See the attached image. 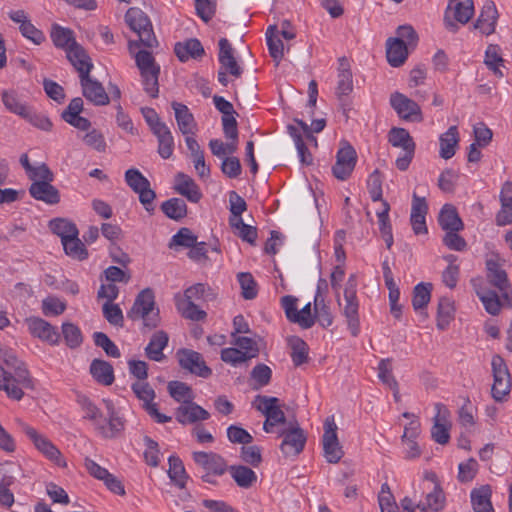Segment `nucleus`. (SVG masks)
I'll use <instances>...</instances> for the list:
<instances>
[{
    "label": "nucleus",
    "mask_w": 512,
    "mask_h": 512,
    "mask_svg": "<svg viewBox=\"0 0 512 512\" xmlns=\"http://www.w3.org/2000/svg\"><path fill=\"white\" fill-rule=\"evenodd\" d=\"M139 47L137 41L130 40L128 42V49L134 55L136 65L140 70L144 90L153 98L158 96L159 86L158 77L160 73V66L156 64L152 54L145 50H140L135 53V49Z\"/></svg>",
    "instance_id": "1"
},
{
    "label": "nucleus",
    "mask_w": 512,
    "mask_h": 512,
    "mask_svg": "<svg viewBox=\"0 0 512 512\" xmlns=\"http://www.w3.org/2000/svg\"><path fill=\"white\" fill-rule=\"evenodd\" d=\"M125 22L135 32L142 45L148 48L157 46L152 24L147 15L139 8L131 7L125 14Z\"/></svg>",
    "instance_id": "2"
},
{
    "label": "nucleus",
    "mask_w": 512,
    "mask_h": 512,
    "mask_svg": "<svg viewBox=\"0 0 512 512\" xmlns=\"http://www.w3.org/2000/svg\"><path fill=\"white\" fill-rule=\"evenodd\" d=\"M493 385L491 394L495 401L502 402L511 392V376L504 359L494 355L491 361Z\"/></svg>",
    "instance_id": "3"
},
{
    "label": "nucleus",
    "mask_w": 512,
    "mask_h": 512,
    "mask_svg": "<svg viewBox=\"0 0 512 512\" xmlns=\"http://www.w3.org/2000/svg\"><path fill=\"white\" fill-rule=\"evenodd\" d=\"M125 181L138 194L139 201L145 210L152 213L156 194L151 189L149 180L138 169L130 168L125 172Z\"/></svg>",
    "instance_id": "4"
},
{
    "label": "nucleus",
    "mask_w": 512,
    "mask_h": 512,
    "mask_svg": "<svg viewBox=\"0 0 512 512\" xmlns=\"http://www.w3.org/2000/svg\"><path fill=\"white\" fill-rule=\"evenodd\" d=\"M252 405L266 417V420L263 424V429L265 432L271 433L274 426L277 424L285 423L286 417L284 412L279 407L278 398L257 395Z\"/></svg>",
    "instance_id": "5"
},
{
    "label": "nucleus",
    "mask_w": 512,
    "mask_h": 512,
    "mask_svg": "<svg viewBox=\"0 0 512 512\" xmlns=\"http://www.w3.org/2000/svg\"><path fill=\"white\" fill-rule=\"evenodd\" d=\"M179 366L189 373L207 379L212 375V369L206 365L203 356L194 350L181 348L176 352Z\"/></svg>",
    "instance_id": "6"
},
{
    "label": "nucleus",
    "mask_w": 512,
    "mask_h": 512,
    "mask_svg": "<svg viewBox=\"0 0 512 512\" xmlns=\"http://www.w3.org/2000/svg\"><path fill=\"white\" fill-rule=\"evenodd\" d=\"M357 163L356 150L347 141L340 143V148L336 153V162L332 167L333 175L341 181L348 179Z\"/></svg>",
    "instance_id": "7"
},
{
    "label": "nucleus",
    "mask_w": 512,
    "mask_h": 512,
    "mask_svg": "<svg viewBox=\"0 0 512 512\" xmlns=\"http://www.w3.org/2000/svg\"><path fill=\"white\" fill-rule=\"evenodd\" d=\"M107 409V421L103 420L97 424L96 431L106 439L119 437L125 429V420L116 411L111 400H103Z\"/></svg>",
    "instance_id": "8"
},
{
    "label": "nucleus",
    "mask_w": 512,
    "mask_h": 512,
    "mask_svg": "<svg viewBox=\"0 0 512 512\" xmlns=\"http://www.w3.org/2000/svg\"><path fill=\"white\" fill-rule=\"evenodd\" d=\"M324 456L329 463H338L344 455L337 437V426L333 417L327 418L324 423L323 434Z\"/></svg>",
    "instance_id": "9"
},
{
    "label": "nucleus",
    "mask_w": 512,
    "mask_h": 512,
    "mask_svg": "<svg viewBox=\"0 0 512 512\" xmlns=\"http://www.w3.org/2000/svg\"><path fill=\"white\" fill-rule=\"evenodd\" d=\"M390 104L398 116L404 120L421 122L423 120L420 106L400 92L390 96Z\"/></svg>",
    "instance_id": "10"
},
{
    "label": "nucleus",
    "mask_w": 512,
    "mask_h": 512,
    "mask_svg": "<svg viewBox=\"0 0 512 512\" xmlns=\"http://www.w3.org/2000/svg\"><path fill=\"white\" fill-rule=\"evenodd\" d=\"M158 309L155 308V297L151 289L142 290L136 297L134 304L130 310V317L133 320H145L146 318L155 317Z\"/></svg>",
    "instance_id": "11"
},
{
    "label": "nucleus",
    "mask_w": 512,
    "mask_h": 512,
    "mask_svg": "<svg viewBox=\"0 0 512 512\" xmlns=\"http://www.w3.org/2000/svg\"><path fill=\"white\" fill-rule=\"evenodd\" d=\"M192 458L198 466L206 471V473H213L214 475L221 476L228 469L226 460L221 455L214 452H193Z\"/></svg>",
    "instance_id": "12"
},
{
    "label": "nucleus",
    "mask_w": 512,
    "mask_h": 512,
    "mask_svg": "<svg viewBox=\"0 0 512 512\" xmlns=\"http://www.w3.org/2000/svg\"><path fill=\"white\" fill-rule=\"evenodd\" d=\"M280 435L283 437L280 449L286 456H296L303 450L306 436L300 427L283 430Z\"/></svg>",
    "instance_id": "13"
},
{
    "label": "nucleus",
    "mask_w": 512,
    "mask_h": 512,
    "mask_svg": "<svg viewBox=\"0 0 512 512\" xmlns=\"http://www.w3.org/2000/svg\"><path fill=\"white\" fill-rule=\"evenodd\" d=\"M34 448H36L48 461L59 467H66L67 463L57 446L43 434L34 431Z\"/></svg>",
    "instance_id": "14"
},
{
    "label": "nucleus",
    "mask_w": 512,
    "mask_h": 512,
    "mask_svg": "<svg viewBox=\"0 0 512 512\" xmlns=\"http://www.w3.org/2000/svg\"><path fill=\"white\" fill-rule=\"evenodd\" d=\"M84 97L95 105L102 106L109 103V97L102 84L92 79L89 74L80 78Z\"/></svg>",
    "instance_id": "15"
},
{
    "label": "nucleus",
    "mask_w": 512,
    "mask_h": 512,
    "mask_svg": "<svg viewBox=\"0 0 512 512\" xmlns=\"http://www.w3.org/2000/svg\"><path fill=\"white\" fill-rule=\"evenodd\" d=\"M356 286L357 283L355 276L351 275L344 289L343 302L339 301L343 315L350 320L358 318L359 301L357 298Z\"/></svg>",
    "instance_id": "16"
},
{
    "label": "nucleus",
    "mask_w": 512,
    "mask_h": 512,
    "mask_svg": "<svg viewBox=\"0 0 512 512\" xmlns=\"http://www.w3.org/2000/svg\"><path fill=\"white\" fill-rule=\"evenodd\" d=\"M209 417L210 413L193 402V400L185 404H181L175 411L176 420L183 425L207 420Z\"/></svg>",
    "instance_id": "17"
},
{
    "label": "nucleus",
    "mask_w": 512,
    "mask_h": 512,
    "mask_svg": "<svg viewBox=\"0 0 512 512\" xmlns=\"http://www.w3.org/2000/svg\"><path fill=\"white\" fill-rule=\"evenodd\" d=\"M219 54L218 60L221 65V69L229 72L234 77H240L242 74V68L237 63L234 57V50L231 43L226 38L219 40Z\"/></svg>",
    "instance_id": "18"
},
{
    "label": "nucleus",
    "mask_w": 512,
    "mask_h": 512,
    "mask_svg": "<svg viewBox=\"0 0 512 512\" xmlns=\"http://www.w3.org/2000/svg\"><path fill=\"white\" fill-rule=\"evenodd\" d=\"M498 19L497 8L492 1L486 2L481 13L474 24V28L479 30L483 35H491L495 32Z\"/></svg>",
    "instance_id": "19"
},
{
    "label": "nucleus",
    "mask_w": 512,
    "mask_h": 512,
    "mask_svg": "<svg viewBox=\"0 0 512 512\" xmlns=\"http://www.w3.org/2000/svg\"><path fill=\"white\" fill-rule=\"evenodd\" d=\"M171 106L174 110L179 131L183 135H195L197 131V123L190 109L185 104L175 101L172 102Z\"/></svg>",
    "instance_id": "20"
},
{
    "label": "nucleus",
    "mask_w": 512,
    "mask_h": 512,
    "mask_svg": "<svg viewBox=\"0 0 512 512\" xmlns=\"http://www.w3.org/2000/svg\"><path fill=\"white\" fill-rule=\"evenodd\" d=\"M174 190L193 203L199 202L202 197L198 185L190 176L184 173H178L175 176Z\"/></svg>",
    "instance_id": "21"
},
{
    "label": "nucleus",
    "mask_w": 512,
    "mask_h": 512,
    "mask_svg": "<svg viewBox=\"0 0 512 512\" xmlns=\"http://www.w3.org/2000/svg\"><path fill=\"white\" fill-rule=\"evenodd\" d=\"M66 54L70 63L79 73L80 78L90 73L93 64L85 50L78 43L70 47Z\"/></svg>",
    "instance_id": "22"
},
{
    "label": "nucleus",
    "mask_w": 512,
    "mask_h": 512,
    "mask_svg": "<svg viewBox=\"0 0 512 512\" xmlns=\"http://www.w3.org/2000/svg\"><path fill=\"white\" fill-rule=\"evenodd\" d=\"M386 56L391 66L399 67L408 57V46L399 38H389L386 43Z\"/></svg>",
    "instance_id": "23"
},
{
    "label": "nucleus",
    "mask_w": 512,
    "mask_h": 512,
    "mask_svg": "<svg viewBox=\"0 0 512 512\" xmlns=\"http://www.w3.org/2000/svg\"><path fill=\"white\" fill-rule=\"evenodd\" d=\"M487 278L489 282L496 287L504 296H507V290L510 287L507 273L499 263L490 259L486 262Z\"/></svg>",
    "instance_id": "24"
},
{
    "label": "nucleus",
    "mask_w": 512,
    "mask_h": 512,
    "mask_svg": "<svg viewBox=\"0 0 512 512\" xmlns=\"http://www.w3.org/2000/svg\"><path fill=\"white\" fill-rule=\"evenodd\" d=\"M459 143V133L456 126H451L439 137V155L443 159H450L456 153Z\"/></svg>",
    "instance_id": "25"
},
{
    "label": "nucleus",
    "mask_w": 512,
    "mask_h": 512,
    "mask_svg": "<svg viewBox=\"0 0 512 512\" xmlns=\"http://www.w3.org/2000/svg\"><path fill=\"white\" fill-rule=\"evenodd\" d=\"M445 503V494L440 484H435L433 489L426 494L425 501L417 504V508L421 512H439L444 509Z\"/></svg>",
    "instance_id": "26"
},
{
    "label": "nucleus",
    "mask_w": 512,
    "mask_h": 512,
    "mask_svg": "<svg viewBox=\"0 0 512 512\" xmlns=\"http://www.w3.org/2000/svg\"><path fill=\"white\" fill-rule=\"evenodd\" d=\"M168 334L164 331L155 332L145 348L146 356L153 361L161 362L165 359L164 348L168 344Z\"/></svg>",
    "instance_id": "27"
},
{
    "label": "nucleus",
    "mask_w": 512,
    "mask_h": 512,
    "mask_svg": "<svg viewBox=\"0 0 512 512\" xmlns=\"http://www.w3.org/2000/svg\"><path fill=\"white\" fill-rule=\"evenodd\" d=\"M481 279H473L472 284L476 291L477 296L481 300L485 310L495 316L499 313L501 303L497 294L494 291L484 289L480 286Z\"/></svg>",
    "instance_id": "28"
},
{
    "label": "nucleus",
    "mask_w": 512,
    "mask_h": 512,
    "mask_svg": "<svg viewBox=\"0 0 512 512\" xmlns=\"http://www.w3.org/2000/svg\"><path fill=\"white\" fill-rule=\"evenodd\" d=\"M492 490L489 485H482L471 491V503L475 512H495L491 502Z\"/></svg>",
    "instance_id": "29"
},
{
    "label": "nucleus",
    "mask_w": 512,
    "mask_h": 512,
    "mask_svg": "<svg viewBox=\"0 0 512 512\" xmlns=\"http://www.w3.org/2000/svg\"><path fill=\"white\" fill-rule=\"evenodd\" d=\"M90 373L99 383L109 386L114 382V370L110 363L101 359H94L90 364Z\"/></svg>",
    "instance_id": "30"
},
{
    "label": "nucleus",
    "mask_w": 512,
    "mask_h": 512,
    "mask_svg": "<svg viewBox=\"0 0 512 512\" xmlns=\"http://www.w3.org/2000/svg\"><path fill=\"white\" fill-rule=\"evenodd\" d=\"M175 54L180 61L185 62L190 58H197L204 54V48L201 42L196 38L179 42L174 48Z\"/></svg>",
    "instance_id": "31"
},
{
    "label": "nucleus",
    "mask_w": 512,
    "mask_h": 512,
    "mask_svg": "<svg viewBox=\"0 0 512 512\" xmlns=\"http://www.w3.org/2000/svg\"><path fill=\"white\" fill-rule=\"evenodd\" d=\"M438 221L441 228L445 231L461 230L463 228V222L460 219L456 208L450 204H445L442 207Z\"/></svg>",
    "instance_id": "32"
},
{
    "label": "nucleus",
    "mask_w": 512,
    "mask_h": 512,
    "mask_svg": "<svg viewBox=\"0 0 512 512\" xmlns=\"http://www.w3.org/2000/svg\"><path fill=\"white\" fill-rule=\"evenodd\" d=\"M227 470H229L231 477L241 488L248 489L257 481L256 473L247 466L233 465L228 467Z\"/></svg>",
    "instance_id": "33"
},
{
    "label": "nucleus",
    "mask_w": 512,
    "mask_h": 512,
    "mask_svg": "<svg viewBox=\"0 0 512 512\" xmlns=\"http://www.w3.org/2000/svg\"><path fill=\"white\" fill-rule=\"evenodd\" d=\"M34 199L47 205H56L60 202L59 190L52 183H34Z\"/></svg>",
    "instance_id": "34"
},
{
    "label": "nucleus",
    "mask_w": 512,
    "mask_h": 512,
    "mask_svg": "<svg viewBox=\"0 0 512 512\" xmlns=\"http://www.w3.org/2000/svg\"><path fill=\"white\" fill-rule=\"evenodd\" d=\"M448 10L453 14L457 22L466 24L474 15V3L472 0H453L449 3Z\"/></svg>",
    "instance_id": "35"
},
{
    "label": "nucleus",
    "mask_w": 512,
    "mask_h": 512,
    "mask_svg": "<svg viewBox=\"0 0 512 512\" xmlns=\"http://www.w3.org/2000/svg\"><path fill=\"white\" fill-rule=\"evenodd\" d=\"M2 102L11 113L19 115L29 122L31 121L28 105L24 104L16 93L4 91L2 93Z\"/></svg>",
    "instance_id": "36"
},
{
    "label": "nucleus",
    "mask_w": 512,
    "mask_h": 512,
    "mask_svg": "<svg viewBox=\"0 0 512 512\" xmlns=\"http://www.w3.org/2000/svg\"><path fill=\"white\" fill-rule=\"evenodd\" d=\"M287 343L291 350L290 356L295 366H300L308 361L309 347L304 340L298 336H289Z\"/></svg>",
    "instance_id": "37"
},
{
    "label": "nucleus",
    "mask_w": 512,
    "mask_h": 512,
    "mask_svg": "<svg viewBox=\"0 0 512 512\" xmlns=\"http://www.w3.org/2000/svg\"><path fill=\"white\" fill-rule=\"evenodd\" d=\"M433 285L429 282H420L413 289L412 306L415 311H422L428 305L431 299Z\"/></svg>",
    "instance_id": "38"
},
{
    "label": "nucleus",
    "mask_w": 512,
    "mask_h": 512,
    "mask_svg": "<svg viewBox=\"0 0 512 512\" xmlns=\"http://www.w3.org/2000/svg\"><path fill=\"white\" fill-rule=\"evenodd\" d=\"M390 205L387 201L382 202V208L376 212L379 230L384 238L386 246L390 248L393 244L392 226L389 220Z\"/></svg>",
    "instance_id": "39"
},
{
    "label": "nucleus",
    "mask_w": 512,
    "mask_h": 512,
    "mask_svg": "<svg viewBox=\"0 0 512 512\" xmlns=\"http://www.w3.org/2000/svg\"><path fill=\"white\" fill-rule=\"evenodd\" d=\"M163 213L170 219L179 221L187 215V205L183 199L171 198L162 203Z\"/></svg>",
    "instance_id": "40"
},
{
    "label": "nucleus",
    "mask_w": 512,
    "mask_h": 512,
    "mask_svg": "<svg viewBox=\"0 0 512 512\" xmlns=\"http://www.w3.org/2000/svg\"><path fill=\"white\" fill-rule=\"evenodd\" d=\"M158 140V153L163 159H168L174 151V138L168 126L153 133Z\"/></svg>",
    "instance_id": "41"
},
{
    "label": "nucleus",
    "mask_w": 512,
    "mask_h": 512,
    "mask_svg": "<svg viewBox=\"0 0 512 512\" xmlns=\"http://www.w3.org/2000/svg\"><path fill=\"white\" fill-rule=\"evenodd\" d=\"M353 89L352 73L346 59L339 61V72L337 81V94L348 95Z\"/></svg>",
    "instance_id": "42"
},
{
    "label": "nucleus",
    "mask_w": 512,
    "mask_h": 512,
    "mask_svg": "<svg viewBox=\"0 0 512 512\" xmlns=\"http://www.w3.org/2000/svg\"><path fill=\"white\" fill-rule=\"evenodd\" d=\"M51 38L56 47L62 48L65 51L77 44L73 32L70 29L58 25L52 27Z\"/></svg>",
    "instance_id": "43"
},
{
    "label": "nucleus",
    "mask_w": 512,
    "mask_h": 512,
    "mask_svg": "<svg viewBox=\"0 0 512 512\" xmlns=\"http://www.w3.org/2000/svg\"><path fill=\"white\" fill-rule=\"evenodd\" d=\"M389 142L403 151L415 150V143L409 132L404 128H393L389 132Z\"/></svg>",
    "instance_id": "44"
},
{
    "label": "nucleus",
    "mask_w": 512,
    "mask_h": 512,
    "mask_svg": "<svg viewBox=\"0 0 512 512\" xmlns=\"http://www.w3.org/2000/svg\"><path fill=\"white\" fill-rule=\"evenodd\" d=\"M176 306L181 316L188 320H203L207 316L206 312L200 309L195 302L187 299L177 298Z\"/></svg>",
    "instance_id": "45"
},
{
    "label": "nucleus",
    "mask_w": 512,
    "mask_h": 512,
    "mask_svg": "<svg viewBox=\"0 0 512 512\" xmlns=\"http://www.w3.org/2000/svg\"><path fill=\"white\" fill-rule=\"evenodd\" d=\"M266 41L269 53L274 60H281L284 55V47L279 36V31L275 26H269L266 31Z\"/></svg>",
    "instance_id": "46"
},
{
    "label": "nucleus",
    "mask_w": 512,
    "mask_h": 512,
    "mask_svg": "<svg viewBox=\"0 0 512 512\" xmlns=\"http://www.w3.org/2000/svg\"><path fill=\"white\" fill-rule=\"evenodd\" d=\"M167 388L170 396L177 402L185 404L194 399L192 388L184 382L170 381Z\"/></svg>",
    "instance_id": "47"
},
{
    "label": "nucleus",
    "mask_w": 512,
    "mask_h": 512,
    "mask_svg": "<svg viewBox=\"0 0 512 512\" xmlns=\"http://www.w3.org/2000/svg\"><path fill=\"white\" fill-rule=\"evenodd\" d=\"M51 231L61 238V242L78 235V229L74 223L66 219L58 218L49 222Z\"/></svg>",
    "instance_id": "48"
},
{
    "label": "nucleus",
    "mask_w": 512,
    "mask_h": 512,
    "mask_svg": "<svg viewBox=\"0 0 512 512\" xmlns=\"http://www.w3.org/2000/svg\"><path fill=\"white\" fill-rule=\"evenodd\" d=\"M500 51L501 49L498 45L490 44L486 48L484 59L486 66L498 77L503 76V73L500 69V67L503 65V59L501 57Z\"/></svg>",
    "instance_id": "49"
},
{
    "label": "nucleus",
    "mask_w": 512,
    "mask_h": 512,
    "mask_svg": "<svg viewBox=\"0 0 512 512\" xmlns=\"http://www.w3.org/2000/svg\"><path fill=\"white\" fill-rule=\"evenodd\" d=\"M328 291V283L326 279L319 278L317 288L314 295V311L317 317H325L328 315V307L325 304V297Z\"/></svg>",
    "instance_id": "50"
},
{
    "label": "nucleus",
    "mask_w": 512,
    "mask_h": 512,
    "mask_svg": "<svg viewBox=\"0 0 512 512\" xmlns=\"http://www.w3.org/2000/svg\"><path fill=\"white\" fill-rule=\"evenodd\" d=\"M16 379L10 371H6L0 365V390H4L10 398L20 400L23 396L22 389L15 385Z\"/></svg>",
    "instance_id": "51"
},
{
    "label": "nucleus",
    "mask_w": 512,
    "mask_h": 512,
    "mask_svg": "<svg viewBox=\"0 0 512 512\" xmlns=\"http://www.w3.org/2000/svg\"><path fill=\"white\" fill-rule=\"evenodd\" d=\"M168 461V474L170 479L180 488H184L188 476L186 474L182 460L179 457L172 455L169 457Z\"/></svg>",
    "instance_id": "52"
},
{
    "label": "nucleus",
    "mask_w": 512,
    "mask_h": 512,
    "mask_svg": "<svg viewBox=\"0 0 512 512\" xmlns=\"http://www.w3.org/2000/svg\"><path fill=\"white\" fill-rule=\"evenodd\" d=\"M197 239V236L189 228L183 227L171 237L168 247L170 249H177L178 247L190 249Z\"/></svg>",
    "instance_id": "53"
},
{
    "label": "nucleus",
    "mask_w": 512,
    "mask_h": 512,
    "mask_svg": "<svg viewBox=\"0 0 512 512\" xmlns=\"http://www.w3.org/2000/svg\"><path fill=\"white\" fill-rule=\"evenodd\" d=\"M77 402L84 412V418L90 420L96 429L97 424L102 421L103 415L100 409L85 395H79Z\"/></svg>",
    "instance_id": "54"
},
{
    "label": "nucleus",
    "mask_w": 512,
    "mask_h": 512,
    "mask_svg": "<svg viewBox=\"0 0 512 512\" xmlns=\"http://www.w3.org/2000/svg\"><path fill=\"white\" fill-rule=\"evenodd\" d=\"M209 148L214 156L223 160L225 157H230V155H233L237 151L238 141L230 140L225 143L220 139H211L209 141Z\"/></svg>",
    "instance_id": "55"
},
{
    "label": "nucleus",
    "mask_w": 512,
    "mask_h": 512,
    "mask_svg": "<svg viewBox=\"0 0 512 512\" xmlns=\"http://www.w3.org/2000/svg\"><path fill=\"white\" fill-rule=\"evenodd\" d=\"M65 253L75 259L84 260L88 257V252L84 244L78 238V235L71 236L70 238L62 241Z\"/></svg>",
    "instance_id": "56"
},
{
    "label": "nucleus",
    "mask_w": 512,
    "mask_h": 512,
    "mask_svg": "<svg viewBox=\"0 0 512 512\" xmlns=\"http://www.w3.org/2000/svg\"><path fill=\"white\" fill-rule=\"evenodd\" d=\"M12 483L13 477L0 467V504L5 507H11L14 503V496L9 490Z\"/></svg>",
    "instance_id": "57"
},
{
    "label": "nucleus",
    "mask_w": 512,
    "mask_h": 512,
    "mask_svg": "<svg viewBox=\"0 0 512 512\" xmlns=\"http://www.w3.org/2000/svg\"><path fill=\"white\" fill-rule=\"evenodd\" d=\"M367 189L373 202L384 201L382 198V175L379 170H374L367 179Z\"/></svg>",
    "instance_id": "58"
},
{
    "label": "nucleus",
    "mask_w": 512,
    "mask_h": 512,
    "mask_svg": "<svg viewBox=\"0 0 512 512\" xmlns=\"http://www.w3.org/2000/svg\"><path fill=\"white\" fill-rule=\"evenodd\" d=\"M254 358L253 354L243 352L237 348H224L221 350V360L225 363H229L233 366L244 363L249 359Z\"/></svg>",
    "instance_id": "59"
},
{
    "label": "nucleus",
    "mask_w": 512,
    "mask_h": 512,
    "mask_svg": "<svg viewBox=\"0 0 512 512\" xmlns=\"http://www.w3.org/2000/svg\"><path fill=\"white\" fill-rule=\"evenodd\" d=\"M9 18L18 23L19 29L24 37L32 40V24L30 23L28 14L24 10H12L8 13Z\"/></svg>",
    "instance_id": "60"
},
{
    "label": "nucleus",
    "mask_w": 512,
    "mask_h": 512,
    "mask_svg": "<svg viewBox=\"0 0 512 512\" xmlns=\"http://www.w3.org/2000/svg\"><path fill=\"white\" fill-rule=\"evenodd\" d=\"M35 332H37L39 338L51 344L57 343L60 338V334L50 322H34V333Z\"/></svg>",
    "instance_id": "61"
},
{
    "label": "nucleus",
    "mask_w": 512,
    "mask_h": 512,
    "mask_svg": "<svg viewBox=\"0 0 512 512\" xmlns=\"http://www.w3.org/2000/svg\"><path fill=\"white\" fill-rule=\"evenodd\" d=\"M62 333L66 344L70 348H76L82 343L81 331L72 322H63Z\"/></svg>",
    "instance_id": "62"
},
{
    "label": "nucleus",
    "mask_w": 512,
    "mask_h": 512,
    "mask_svg": "<svg viewBox=\"0 0 512 512\" xmlns=\"http://www.w3.org/2000/svg\"><path fill=\"white\" fill-rule=\"evenodd\" d=\"M83 142L98 152H104L107 147L104 135L97 129L88 131L83 137Z\"/></svg>",
    "instance_id": "63"
},
{
    "label": "nucleus",
    "mask_w": 512,
    "mask_h": 512,
    "mask_svg": "<svg viewBox=\"0 0 512 512\" xmlns=\"http://www.w3.org/2000/svg\"><path fill=\"white\" fill-rule=\"evenodd\" d=\"M65 303L61 299L49 296L43 300L42 309L47 317H56L65 310Z\"/></svg>",
    "instance_id": "64"
}]
</instances>
